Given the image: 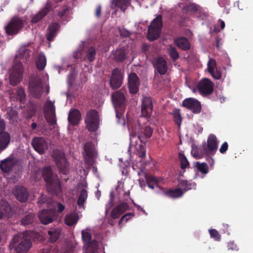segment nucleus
Segmentation results:
<instances>
[{
  "mask_svg": "<svg viewBox=\"0 0 253 253\" xmlns=\"http://www.w3.org/2000/svg\"><path fill=\"white\" fill-rule=\"evenodd\" d=\"M31 51L27 46H21L15 56L12 70L9 76V81L11 85H16L23 78L24 68L20 61H17V59H24L27 61L30 56Z\"/></svg>",
  "mask_w": 253,
  "mask_h": 253,
  "instance_id": "obj_1",
  "label": "nucleus"
},
{
  "mask_svg": "<svg viewBox=\"0 0 253 253\" xmlns=\"http://www.w3.org/2000/svg\"><path fill=\"white\" fill-rule=\"evenodd\" d=\"M126 93L125 88L114 92L111 95V100L114 107L117 123L124 125L125 120L124 114L126 106L125 94Z\"/></svg>",
  "mask_w": 253,
  "mask_h": 253,
  "instance_id": "obj_2",
  "label": "nucleus"
},
{
  "mask_svg": "<svg viewBox=\"0 0 253 253\" xmlns=\"http://www.w3.org/2000/svg\"><path fill=\"white\" fill-rule=\"evenodd\" d=\"M42 177L46 183L48 192L57 195L61 191V182L56 174H54L49 167H45L42 170Z\"/></svg>",
  "mask_w": 253,
  "mask_h": 253,
  "instance_id": "obj_3",
  "label": "nucleus"
},
{
  "mask_svg": "<svg viewBox=\"0 0 253 253\" xmlns=\"http://www.w3.org/2000/svg\"><path fill=\"white\" fill-rule=\"evenodd\" d=\"M32 243L24 233L15 235L9 244L10 250L14 249L13 253H27L32 247Z\"/></svg>",
  "mask_w": 253,
  "mask_h": 253,
  "instance_id": "obj_4",
  "label": "nucleus"
},
{
  "mask_svg": "<svg viewBox=\"0 0 253 253\" xmlns=\"http://www.w3.org/2000/svg\"><path fill=\"white\" fill-rule=\"evenodd\" d=\"M128 128L130 131V140L137 137V138L143 143H145L147 141V139L151 137L153 132V129L151 127L146 126L144 127H141L139 123L137 125H135L134 127L128 126Z\"/></svg>",
  "mask_w": 253,
  "mask_h": 253,
  "instance_id": "obj_5",
  "label": "nucleus"
},
{
  "mask_svg": "<svg viewBox=\"0 0 253 253\" xmlns=\"http://www.w3.org/2000/svg\"><path fill=\"white\" fill-rule=\"evenodd\" d=\"M52 156L60 172L67 174L69 172V163L65 153L60 150H55Z\"/></svg>",
  "mask_w": 253,
  "mask_h": 253,
  "instance_id": "obj_6",
  "label": "nucleus"
},
{
  "mask_svg": "<svg viewBox=\"0 0 253 253\" xmlns=\"http://www.w3.org/2000/svg\"><path fill=\"white\" fill-rule=\"evenodd\" d=\"M29 89L31 95L36 98H40L43 92V86L41 78L37 74L30 76Z\"/></svg>",
  "mask_w": 253,
  "mask_h": 253,
  "instance_id": "obj_7",
  "label": "nucleus"
},
{
  "mask_svg": "<svg viewBox=\"0 0 253 253\" xmlns=\"http://www.w3.org/2000/svg\"><path fill=\"white\" fill-rule=\"evenodd\" d=\"M162 27V16L159 14L153 19L151 25L148 27V40L150 41H153L158 39L160 36Z\"/></svg>",
  "mask_w": 253,
  "mask_h": 253,
  "instance_id": "obj_8",
  "label": "nucleus"
},
{
  "mask_svg": "<svg viewBox=\"0 0 253 253\" xmlns=\"http://www.w3.org/2000/svg\"><path fill=\"white\" fill-rule=\"evenodd\" d=\"M218 142L215 135L211 134L208 136L207 142L202 144L203 153L208 156L212 161L211 166L213 163V160L211 157L213 156L218 148Z\"/></svg>",
  "mask_w": 253,
  "mask_h": 253,
  "instance_id": "obj_9",
  "label": "nucleus"
},
{
  "mask_svg": "<svg viewBox=\"0 0 253 253\" xmlns=\"http://www.w3.org/2000/svg\"><path fill=\"white\" fill-rule=\"evenodd\" d=\"M85 123L87 129L91 132L97 130L99 125V118L98 112L94 109L89 110L85 119Z\"/></svg>",
  "mask_w": 253,
  "mask_h": 253,
  "instance_id": "obj_10",
  "label": "nucleus"
},
{
  "mask_svg": "<svg viewBox=\"0 0 253 253\" xmlns=\"http://www.w3.org/2000/svg\"><path fill=\"white\" fill-rule=\"evenodd\" d=\"M24 22L25 20L23 19L14 16L5 27L6 33L10 36L17 35L23 28Z\"/></svg>",
  "mask_w": 253,
  "mask_h": 253,
  "instance_id": "obj_11",
  "label": "nucleus"
},
{
  "mask_svg": "<svg viewBox=\"0 0 253 253\" xmlns=\"http://www.w3.org/2000/svg\"><path fill=\"white\" fill-rule=\"evenodd\" d=\"M196 88L203 96L211 95L213 91V84L208 78L202 79L196 85Z\"/></svg>",
  "mask_w": 253,
  "mask_h": 253,
  "instance_id": "obj_12",
  "label": "nucleus"
},
{
  "mask_svg": "<svg viewBox=\"0 0 253 253\" xmlns=\"http://www.w3.org/2000/svg\"><path fill=\"white\" fill-rule=\"evenodd\" d=\"M182 106L191 111L194 114H199L202 110L200 102L194 98H187L182 101Z\"/></svg>",
  "mask_w": 253,
  "mask_h": 253,
  "instance_id": "obj_13",
  "label": "nucleus"
},
{
  "mask_svg": "<svg viewBox=\"0 0 253 253\" xmlns=\"http://www.w3.org/2000/svg\"><path fill=\"white\" fill-rule=\"evenodd\" d=\"M38 217L42 224L47 225L56 218V211L53 209H44L39 213Z\"/></svg>",
  "mask_w": 253,
  "mask_h": 253,
  "instance_id": "obj_14",
  "label": "nucleus"
},
{
  "mask_svg": "<svg viewBox=\"0 0 253 253\" xmlns=\"http://www.w3.org/2000/svg\"><path fill=\"white\" fill-rule=\"evenodd\" d=\"M123 75L122 70L119 68H115L112 71L110 80V86L113 89L119 88L123 83Z\"/></svg>",
  "mask_w": 253,
  "mask_h": 253,
  "instance_id": "obj_15",
  "label": "nucleus"
},
{
  "mask_svg": "<svg viewBox=\"0 0 253 253\" xmlns=\"http://www.w3.org/2000/svg\"><path fill=\"white\" fill-rule=\"evenodd\" d=\"M128 52L125 46H119L112 51L113 59L117 63H123L127 59Z\"/></svg>",
  "mask_w": 253,
  "mask_h": 253,
  "instance_id": "obj_16",
  "label": "nucleus"
},
{
  "mask_svg": "<svg viewBox=\"0 0 253 253\" xmlns=\"http://www.w3.org/2000/svg\"><path fill=\"white\" fill-rule=\"evenodd\" d=\"M84 53L85 54L84 57H82V53L78 51L74 53V57L76 59L83 58L84 59L87 60L89 62H93L95 59L96 49L93 46L86 47L84 51Z\"/></svg>",
  "mask_w": 253,
  "mask_h": 253,
  "instance_id": "obj_17",
  "label": "nucleus"
},
{
  "mask_svg": "<svg viewBox=\"0 0 253 253\" xmlns=\"http://www.w3.org/2000/svg\"><path fill=\"white\" fill-rule=\"evenodd\" d=\"M32 145L35 150L40 154H44L45 150L47 149L46 141L41 137H36L33 138Z\"/></svg>",
  "mask_w": 253,
  "mask_h": 253,
  "instance_id": "obj_18",
  "label": "nucleus"
},
{
  "mask_svg": "<svg viewBox=\"0 0 253 253\" xmlns=\"http://www.w3.org/2000/svg\"><path fill=\"white\" fill-rule=\"evenodd\" d=\"M140 85L139 79L134 73H131L128 76V86L129 92L131 94H136L139 90Z\"/></svg>",
  "mask_w": 253,
  "mask_h": 253,
  "instance_id": "obj_19",
  "label": "nucleus"
},
{
  "mask_svg": "<svg viewBox=\"0 0 253 253\" xmlns=\"http://www.w3.org/2000/svg\"><path fill=\"white\" fill-rule=\"evenodd\" d=\"M82 240L84 243V247L86 249V253H94L95 248L93 243L91 241V235L86 230H83L82 232Z\"/></svg>",
  "mask_w": 253,
  "mask_h": 253,
  "instance_id": "obj_20",
  "label": "nucleus"
},
{
  "mask_svg": "<svg viewBox=\"0 0 253 253\" xmlns=\"http://www.w3.org/2000/svg\"><path fill=\"white\" fill-rule=\"evenodd\" d=\"M17 163V159L15 158L7 159L1 163L0 168L3 172H9L16 169Z\"/></svg>",
  "mask_w": 253,
  "mask_h": 253,
  "instance_id": "obj_21",
  "label": "nucleus"
},
{
  "mask_svg": "<svg viewBox=\"0 0 253 253\" xmlns=\"http://www.w3.org/2000/svg\"><path fill=\"white\" fill-rule=\"evenodd\" d=\"M128 208L129 206L127 203H120L112 210L110 213V216L114 219H117Z\"/></svg>",
  "mask_w": 253,
  "mask_h": 253,
  "instance_id": "obj_22",
  "label": "nucleus"
},
{
  "mask_svg": "<svg viewBox=\"0 0 253 253\" xmlns=\"http://www.w3.org/2000/svg\"><path fill=\"white\" fill-rule=\"evenodd\" d=\"M60 25L57 22L51 23L48 27L47 32L46 34V40L48 42L54 40L59 31Z\"/></svg>",
  "mask_w": 253,
  "mask_h": 253,
  "instance_id": "obj_23",
  "label": "nucleus"
},
{
  "mask_svg": "<svg viewBox=\"0 0 253 253\" xmlns=\"http://www.w3.org/2000/svg\"><path fill=\"white\" fill-rule=\"evenodd\" d=\"M153 105L151 99L145 97L142 100L141 105V113L145 117H149L152 113Z\"/></svg>",
  "mask_w": 253,
  "mask_h": 253,
  "instance_id": "obj_24",
  "label": "nucleus"
},
{
  "mask_svg": "<svg viewBox=\"0 0 253 253\" xmlns=\"http://www.w3.org/2000/svg\"><path fill=\"white\" fill-rule=\"evenodd\" d=\"M14 194L21 203L26 202L29 196L27 189L22 186H17L14 190Z\"/></svg>",
  "mask_w": 253,
  "mask_h": 253,
  "instance_id": "obj_25",
  "label": "nucleus"
},
{
  "mask_svg": "<svg viewBox=\"0 0 253 253\" xmlns=\"http://www.w3.org/2000/svg\"><path fill=\"white\" fill-rule=\"evenodd\" d=\"M153 66L160 75H165L167 72V63L163 57L157 58L153 62Z\"/></svg>",
  "mask_w": 253,
  "mask_h": 253,
  "instance_id": "obj_26",
  "label": "nucleus"
},
{
  "mask_svg": "<svg viewBox=\"0 0 253 253\" xmlns=\"http://www.w3.org/2000/svg\"><path fill=\"white\" fill-rule=\"evenodd\" d=\"M216 66L215 60L211 58L208 63V72L214 79L219 80L221 78L222 74L220 71L214 70Z\"/></svg>",
  "mask_w": 253,
  "mask_h": 253,
  "instance_id": "obj_27",
  "label": "nucleus"
},
{
  "mask_svg": "<svg viewBox=\"0 0 253 253\" xmlns=\"http://www.w3.org/2000/svg\"><path fill=\"white\" fill-rule=\"evenodd\" d=\"M51 8V3H47L42 9L37 14L32 16L31 22L33 23H38L48 13Z\"/></svg>",
  "mask_w": 253,
  "mask_h": 253,
  "instance_id": "obj_28",
  "label": "nucleus"
},
{
  "mask_svg": "<svg viewBox=\"0 0 253 253\" xmlns=\"http://www.w3.org/2000/svg\"><path fill=\"white\" fill-rule=\"evenodd\" d=\"M81 114L80 111L77 109H74L70 111L68 120L69 123L73 126H77L81 120Z\"/></svg>",
  "mask_w": 253,
  "mask_h": 253,
  "instance_id": "obj_29",
  "label": "nucleus"
},
{
  "mask_svg": "<svg viewBox=\"0 0 253 253\" xmlns=\"http://www.w3.org/2000/svg\"><path fill=\"white\" fill-rule=\"evenodd\" d=\"M10 140V135L7 132L0 134V153L8 147Z\"/></svg>",
  "mask_w": 253,
  "mask_h": 253,
  "instance_id": "obj_30",
  "label": "nucleus"
},
{
  "mask_svg": "<svg viewBox=\"0 0 253 253\" xmlns=\"http://www.w3.org/2000/svg\"><path fill=\"white\" fill-rule=\"evenodd\" d=\"M175 44L183 50H188L191 47L189 41L186 38L178 37L174 40Z\"/></svg>",
  "mask_w": 253,
  "mask_h": 253,
  "instance_id": "obj_31",
  "label": "nucleus"
},
{
  "mask_svg": "<svg viewBox=\"0 0 253 253\" xmlns=\"http://www.w3.org/2000/svg\"><path fill=\"white\" fill-rule=\"evenodd\" d=\"M183 194L184 192L181 188L164 190V194L167 197L172 199L180 198L183 196Z\"/></svg>",
  "mask_w": 253,
  "mask_h": 253,
  "instance_id": "obj_32",
  "label": "nucleus"
},
{
  "mask_svg": "<svg viewBox=\"0 0 253 253\" xmlns=\"http://www.w3.org/2000/svg\"><path fill=\"white\" fill-rule=\"evenodd\" d=\"M0 211L4 215L8 217L12 215V209L5 200L0 202Z\"/></svg>",
  "mask_w": 253,
  "mask_h": 253,
  "instance_id": "obj_33",
  "label": "nucleus"
},
{
  "mask_svg": "<svg viewBox=\"0 0 253 253\" xmlns=\"http://www.w3.org/2000/svg\"><path fill=\"white\" fill-rule=\"evenodd\" d=\"M84 149L86 156L89 157H94L95 156L96 152L94 144L92 142L85 143Z\"/></svg>",
  "mask_w": 253,
  "mask_h": 253,
  "instance_id": "obj_34",
  "label": "nucleus"
},
{
  "mask_svg": "<svg viewBox=\"0 0 253 253\" xmlns=\"http://www.w3.org/2000/svg\"><path fill=\"white\" fill-rule=\"evenodd\" d=\"M61 232V229L59 228H55L49 230L47 233L49 236L50 242H55L59 238Z\"/></svg>",
  "mask_w": 253,
  "mask_h": 253,
  "instance_id": "obj_35",
  "label": "nucleus"
},
{
  "mask_svg": "<svg viewBox=\"0 0 253 253\" xmlns=\"http://www.w3.org/2000/svg\"><path fill=\"white\" fill-rule=\"evenodd\" d=\"M130 3V0H112V4L125 12Z\"/></svg>",
  "mask_w": 253,
  "mask_h": 253,
  "instance_id": "obj_36",
  "label": "nucleus"
},
{
  "mask_svg": "<svg viewBox=\"0 0 253 253\" xmlns=\"http://www.w3.org/2000/svg\"><path fill=\"white\" fill-rule=\"evenodd\" d=\"M35 220V214L33 212H29L22 218L21 222L22 225L27 226L33 224Z\"/></svg>",
  "mask_w": 253,
  "mask_h": 253,
  "instance_id": "obj_37",
  "label": "nucleus"
},
{
  "mask_svg": "<svg viewBox=\"0 0 253 253\" xmlns=\"http://www.w3.org/2000/svg\"><path fill=\"white\" fill-rule=\"evenodd\" d=\"M46 64V59L44 54L42 53H40L36 60V66L39 71H42Z\"/></svg>",
  "mask_w": 253,
  "mask_h": 253,
  "instance_id": "obj_38",
  "label": "nucleus"
},
{
  "mask_svg": "<svg viewBox=\"0 0 253 253\" xmlns=\"http://www.w3.org/2000/svg\"><path fill=\"white\" fill-rule=\"evenodd\" d=\"M78 220V215L75 213H71L66 215L65 217V223L68 226H72L76 224Z\"/></svg>",
  "mask_w": 253,
  "mask_h": 253,
  "instance_id": "obj_39",
  "label": "nucleus"
},
{
  "mask_svg": "<svg viewBox=\"0 0 253 253\" xmlns=\"http://www.w3.org/2000/svg\"><path fill=\"white\" fill-rule=\"evenodd\" d=\"M87 198V191L84 189H82L80 192V195L77 201V204L79 207H81L84 206Z\"/></svg>",
  "mask_w": 253,
  "mask_h": 253,
  "instance_id": "obj_40",
  "label": "nucleus"
},
{
  "mask_svg": "<svg viewBox=\"0 0 253 253\" xmlns=\"http://www.w3.org/2000/svg\"><path fill=\"white\" fill-rule=\"evenodd\" d=\"M44 114L55 113V107L52 101L49 100L46 102L44 107Z\"/></svg>",
  "mask_w": 253,
  "mask_h": 253,
  "instance_id": "obj_41",
  "label": "nucleus"
},
{
  "mask_svg": "<svg viewBox=\"0 0 253 253\" xmlns=\"http://www.w3.org/2000/svg\"><path fill=\"white\" fill-rule=\"evenodd\" d=\"M173 117L175 123L180 127L182 122V117L179 109H175L172 112Z\"/></svg>",
  "mask_w": 253,
  "mask_h": 253,
  "instance_id": "obj_42",
  "label": "nucleus"
},
{
  "mask_svg": "<svg viewBox=\"0 0 253 253\" xmlns=\"http://www.w3.org/2000/svg\"><path fill=\"white\" fill-rule=\"evenodd\" d=\"M180 162L181 169H184L189 166V163L188 161L186 156L184 154L180 153L178 155Z\"/></svg>",
  "mask_w": 253,
  "mask_h": 253,
  "instance_id": "obj_43",
  "label": "nucleus"
},
{
  "mask_svg": "<svg viewBox=\"0 0 253 253\" xmlns=\"http://www.w3.org/2000/svg\"><path fill=\"white\" fill-rule=\"evenodd\" d=\"M44 115L45 120L49 123V125L53 126L56 124L55 113L45 114Z\"/></svg>",
  "mask_w": 253,
  "mask_h": 253,
  "instance_id": "obj_44",
  "label": "nucleus"
},
{
  "mask_svg": "<svg viewBox=\"0 0 253 253\" xmlns=\"http://www.w3.org/2000/svg\"><path fill=\"white\" fill-rule=\"evenodd\" d=\"M196 168L198 170L203 174H207L209 171V167L205 163H200L199 162L196 163Z\"/></svg>",
  "mask_w": 253,
  "mask_h": 253,
  "instance_id": "obj_45",
  "label": "nucleus"
},
{
  "mask_svg": "<svg viewBox=\"0 0 253 253\" xmlns=\"http://www.w3.org/2000/svg\"><path fill=\"white\" fill-rule=\"evenodd\" d=\"M169 55L173 61H175L179 57V55L175 47H170L169 49Z\"/></svg>",
  "mask_w": 253,
  "mask_h": 253,
  "instance_id": "obj_46",
  "label": "nucleus"
},
{
  "mask_svg": "<svg viewBox=\"0 0 253 253\" xmlns=\"http://www.w3.org/2000/svg\"><path fill=\"white\" fill-rule=\"evenodd\" d=\"M17 99L22 102L25 99V92L22 87H18L16 90Z\"/></svg>",
  "mask_w": 253,
  "mask_h": 253,
  "instance_id": "obj_47",
  "label": "nucleus"
},
{
  "mask_svg": "<svg viewBox=\"0 0 253 253\" xmlns=\"http://www.w3.org/2000/svg\"><path fill=\"white\" fill-rule=\"evenodd\" d=\"M183 9L186 12L195 13L198 10V7L195 4L191 3L185 5L183 7Z\"/></svg>",
  "mask_w": 253,
  "mask_h": 253,
  "instance_id": "obj_48",
  "label": "nucleus"
},
{
  "mask_svg": "<svg viewBox=\"0 0 253 253\" xmlns=\"http://www.w3.org/2000/svg\"><path fill=\"white\" fill-rule=\"evenodd\" d=\"M179 186L184 192L191 189V184L189 183L187 180H181L179 182Z\"/></svg>",
  "mask_w": 253,
  "mask_h": 253,
  "instance_id": "obj_49",
  "label": "nucleus"
},
{
  "mask_svg": "<svg viewBox=\"0 0 253 253\" xmlns=\"http://www.w3.org/2000/svg\"><path fill=\"white\" fill-rule=\"evenodd\" d=\"M145 177L147 183H154V184H155L158 187V183L159 182V180L158 179H157L155 177L151 175L146 174Z\"/></svg>",
  "mask_w": 253,
  "mask_h": 253,
  "instance_id": "obj_50",
  "label": "nucleus"
},
{
  "mask_svg": "<svg viewBox=\"0 0 253 253\" xmlns=\"http://www.w3.org/2000/svg\"><path fill=\"white\" fill-rule=\"evenodd\" d=\"M210 236L213 238L214 240L219 241L220 240L221 236L218 232L215 229H211L209 230Z\"/></svg>",
  "mask_w": 253,
  "mask_h": 253,
  "instance_id": "obj_51",
  "label": "nucleus"
},
{
  "mask_svg": "<svg viewBox=\"0 0 253 253\" xmlns=\"http://www.w3.org/2000/svg\"><path fill=\"white\" fill-rule=\"evenodd\" d=\"M134 216V213L133 212L127 213L121 217V218L120 220L119 223L123 222H126L131 217H133Z\"/></svg>",
  "mask_w": 253,
  "mask_h": 253,
  "instance_id": "obj_52",
  "label": "nucleus"
},
{
  "mask_svg": "<svg viewBox=\"0 0 253 253\" xmlns=\"http://www.w3.org/2000/svg\"><path fill=\"white\" fill-rule=\"evenodd\" d=\"M139 147L140 150L137 152L138 156L141 158H144L146 156V150L142 145H140Z\"/></svg>",
  "mask_w": 253,
  "mask_h": 253,
  "instance_id": "obj_53",
  "label": "nucleus"
},
{
  "mask_svg": "<svg viewBox=\"0 0 253 253\" xmlns=\"http://www.w3.org/2000/svg\"><path fill=\"white\" fill-rule=\"evenodd\" d=\"M228 148V144L227 142H224L219 148V152L221 154L225 153Z\"/></svg>",
  "mask_w": 253,
  "mask_h": 253,
  "instance_id": "obj_54",
  "label": "nucleus"
},
{
  "mask_svg": "<svg viewBox=\"0 0 253 253\" xmlns=\"http://www.w3.org/2000/svg\"><path fill=\"white\" fill-rule=\"evenodd\" d=\"M93 158V157H87L85 155V156H84V160H85V163L88 165L92 166L94 163Z\"/></svg>",
  "mask_w": 253,
  "mask_h": 253,
  "instance_id": "obj_55",
  "label": "nucleus"
},
{
  "mask_svg": "<svg viewBox=\"0 0 253 253\" xmlns=\"http://www.w3.org/2000/svg\"><path fill=\"white\" fill-rule=\"evenodd\" d=\"M101 13V6L100 5H98L96 8L95 11V15L97 18L100 17Z\"/></svg>",
  "mask_w": 253,
  "mask_h": 253,
  "instance_id": "obj_56",
  "label": "nucleus"
},
{
  "mask_svg": "<svg viewBox=\"0 0 253 253\" xmlns=\"http://www.w3.org/2000/svg\"><path fill=\"white\" fill-rule=\"evenodd\" d=\"M68 11V8H65L61 10L58 11V15L60 18H62L63 17L67 12Z\"/></svg>",
  "mask_w": 253,
  "mask_h": 253,
  "instance_id": "obj_57",
  "label": "nucleus"
},
{
  "mask_svg": "<svg viewBox=\"0 0 253 253\" xmlns=\"http://www.w3.org/2000/svg\"><path fill=\"white\" fill-rule=\"evenodd\" d=\"M5 125L3 121H0V134L5 132Z\"/></svg>",
  "mask_w": 253,
  "mask_h": 253,
  "instance_id": "obj_58",
  "label": "nucleus"
},
{
  "mask_svg": "<svg viewBox=\"0 0 253 253\" xmlns=\"http://www.w3.org/2000/svg\"><path fill=\"white\" fill-rule=\"evenodd\" d=\"M120 33L122 37H127L129 36V32L126 30H120Z\"/></svg>",
  "mask_w": 253,
  "mask_h": 253,
  "instance_id": "obj_59",
  "label": "nucleus"
},
{
  "mask_svg": "<svg viewBox=\"0 0 253 253\" xmlns=\"http://www.w3.org/2000/svg\"><path fill=\"white\" fill-rule=\"evenodd\" d=\"M65 209V207L64 206L61 204V203H58V205H57V210H58V212L60 213L61 212H62Z\"/></svg>",
  "mask_w": 253,
  "mask_h": 253,
  "instance_id": "obj_60",
  "label": "nucleus"
},
{
  "mask_svg": "<svg viewBox=\"0 0 253 253\" xmlns=\"http://www.w3.org/2000/svg\"><path fill=\"white\" fill-rule=\"evenodd\" d=\"M16 112L14 110H10L8 113V115L10 119H12L16 116Z\"/></svg>",
  "mask_w": 253,
  "mask_h": 253,
  "instance_id": "obj_61",
  "label": "nucleus"
},
{
  "mask_svg": "<svg viewBox=\"0 0 253 253\" xmlns=\"http://www.w3.org/2000/svg\"><path fill=\"white\" fill-rule=\"evenodd\" d=\"M45 201H46L45 197H44L43 196H41L39 201V203L40 204H43L45 202Z\"/></svg>",
  "mask_w": 253,
  "mask_h": 253,
  "instance_id": "obj_62",
  "label": "nucleus"
},
{
  "mask_svg": "<svg viewBox=\"0 0 253 253\" xmlns=\"http://www.w3.org/2000/svg\"><path fill=\"white\" fill-rule=\"evenodd\" d=\"M31 126L33 130H35L37 128V124L36 123L34 122L31 124Z\"/></svg>",
  "mask_w": 253,
  "mask_h": 253,
  "instance_id": "obj_63",
  "label": "nucleus"
},
{
  "mask_svg": "<svg viewBox=\"0 0 253 253\" xmlns=\"http://www.w3.org/2000/svg\"><path fill=\"white\" fill-rule=\"evenodd\" d=\"M136 207L137 209L138 210H140L141 211L145 213V210L142 208H141V207L139 205H136Z\"/></svg>",
  "mask_w": 253,
  "mask_h": 253,
  "instance_id": "obj_64",
  "label": "nucleus"
}]
</instances>
